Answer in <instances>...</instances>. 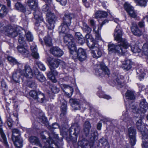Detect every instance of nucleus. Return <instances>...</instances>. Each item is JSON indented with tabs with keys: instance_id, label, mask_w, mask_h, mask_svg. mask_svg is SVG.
Here are the masks:
<instances>
[{
	"instance_id": "obj_62",
	"label": "nucleus",
	"mask_w": 148,
	"mask_h": 148,
	"mask_svg": "<svg viewBox=\"0 0 148 148\" xmlns=\"http://www.w3.org/2000/svg\"><path fill=\"white\" fill-rule=\"evenodd\" d=\"M146 18L145 17H144L143 19L142 20L140 21L138 23V25L141 28H143L145 26L144 22L143 20Z\"/></svg>"
},
{
	"instance_id": "obj_47",
	"label": "nucleus",
	"mask_w": 148,
	"mask_h": 148,
	"mask_svg": "<svg viewBox=\"0 0 148 148\" xmlns=\"http://www.w3.org/2000/svg\"><path fill=\"white\" fill-rule=\"evenodd\" d=\"M142 139L143 140L142 147L143 148H148V135L145 138H143V136Z\"/></svg>"
},
{
	"instance_id": "obj_35",
	"label": "nucleus",
	"mask_w": 148,
	"mask_h": 148,
	"mask_svg": "<svg viewBox=\"0 0 148 148\" xmlns=\"http://www.w3.org/2000/svg\"><path fill=\"white\" fill-rule=\"evenodd\" d=\"M0 134L1 137L3 139V142L5 148H10L8 143L7 141L6 138L5 134L3 133V131L1 128H0Z\"/></svg>"
},
{
	"instance_id": "obj_18",
	"label": "nucleus",
	"mask_w": 148,
	"mask_h": 148,
	"mask_svg": "<svg viewBox=\"0 0 148 148\" xmlns=\"http://www.w3.org/2000/svg\"><path fill=\"white\" fill-rule=\"evenodd\" d=\"M21 75V74L20 69L15 70L12 75L13 80L16 83H19Z\"/></svg>"
},
{
	"instance_id": "obj_13",
	"label": "nucleus",
	"mask_w": 148,
	"mask_h": 148,
	"mask_svg": "<svg viewBox=\"0 0 148 148\" xmlns=\"http://www.w3.org/2000/svg\"><path fill=\"white\" fill-rule=\"evenodd\" d=\"M121 119L123 121L127 122L128 125L132 124L133 123L132 119L129 116L128 111L127 110L123 112V114L121 117Z\"/></svg>"
},
{
	"instance_id": "obj_22",
	"label": "nucleus",
	"mask_w": 148,
	"mask_h": 148,
	"mask_svg": "<svg viewBox=\"0 0 148 148\" xmlns=\"http://www.w3.org/2000/svg\"><path fill=\"white\" fill-rule=\"evenodd\" d=\"M34 11L33 13L34 18L36 20L38 21L39 22H41L43 21V19L42 16V13L38 10V9Z\"/></svg>"
},
{
	"instance_id": "obj_51",
	"label": "nucleus",
	"mask_w": 148,
	"mask_h": 148,
	"mask_svg": "<svg viewBox=\"0 0 148 148\" xmlns=\"http://www.w3.org/2000/svg\"><path fill=\"white\" fill-rule=\"evenodd\" d=\"M141 6H145L148 0H134Z\"/></svg>"
},
{
	"instance_id": "obj_33",
	"label": "nucleus",
	"mask_w": 148,
	"mask_h": 148,
	"mask_svg": "<svg viewBox=\"0 0 148 148\" xmlns=\"http://www.w3.org/2000/svg\"><path fill=\"white\" fill-rule=\"evenodd\" d=\"M137 74L138 75L139 78L141 80V79L144 78L145 75L144 69L142 67L138 68L136 69Z\"/></svg>"
},
{
	"instance_id": "obj_54",
	"label": "nucleus",
	"mask_w": 148,
	"mask_h": 148,
	"mask_svg": "<svg viewBox=\"0 0 148 148\" xmlns=\"http://www.w3.org/2000/svg\"><path fill=\"white\" fill-rule=\"evenodd\" d=\"M39 119L38 121L40 122H41L43 123H45L47 120L46 118L42 114H41V116L39 118Z\"/></svg>"
},
{
	"instance_id": "obj_24",
	"label": "nucleus",
	"mask_w": 148,
	"mask_h": 148,
	"mask_svg": "<svg viewBox=\"0 0 148 148\" xmlns=\"http://www.w3.org/2000/svg\"><path fill=\"white\" fill-rule=\"evenodd\" d=\"M94 49V48H92ZM95 50H92L91 53L92 54V56L94 58H97L100 57L102 55V52L101 50L98 48L94 47Z\"/></svg>"
},
{
	"instance_id": "obj_63",
	"label": "nucleus",
	"mask_w": 148,
	"mask_h": 148,
	"mask_svg": "<svg viewBox=\"0 0 148 148\" xmlns=\"http://www.w3.org/2000/svg\"><path fill=\"white\" fill-rule=\"evenodd\" d=\"M70 90L71 91L70 93L66 92V95L69 97H71L73 92V89L72 88L70 87Z\"/></svg>"
},
{
	"instance_id": "obj_48",
	"label": "nucleus",
	"mask_w": 148,
	"mask_h": 148,
	"mask_svg": "<svg viewBox=\"0 0 148 148\" xmlns=\"http://www.w3.org/2000/svg\"><path fill=\"white\" fill-rule=\"evenodd\" d=\"M143 53L145 55H148V44L145 43L142 48Z\"/></svg>"
},
{
	"instance_id": "obj_44",
	"label": "nucleus",
	"mask_w": 148,
	"mask_h": 148,
	"mask_svg": "<svg viewBox=\"0 0 148 148\" xmlns=\"http://www.w3.org/2000/svg\"><path fill=\"white\" fill-rule=\"evenodd\" d=\"M97 95L100 98H103L107 99L111 98L110 96L105 94L101 90H99L97 92Z\"/></svg>"
},
{
	"instance_id": "obj_57",
	"label": "nucleus",
	"mask_w": 148,
	"mask_h": 148,
	"mask_svg": "<svg viewBox=\"0 0 148 148\" xmlns=\"http://www.w3.org/2000/svg\"><path fill=\"white\" fill-rule=\"evenodd\" d=\"M73 53H71V51L70 52V56L74 60L77 58V52L76 51H73Z\"/></svg>"
},
{
	"instance_id": "obj_55",
	"label": "nucleus",
	"mask_w": 148,
	"mask_h": 148,
	"mask_svg": "<svg viewBox=\"0 0 148 148\" xmlns=\"http://www.w3.org/2000/svg\"><path fill=\"white\" fill-rule=\"evenodd\" d=\"M75 36L79 40H81L82 41L84 40L83 37L79 32L76 33Z\"/></svg>"
},
{
	"instance_id": "obj_20",
	"label": "nucleus",
	"mask_w": 148,
	"mask_h": 148,
	"mask_svg": "<svg viewBox=\"0 0 148 148\" xmlns=\"http://www.w3.org/2000/svg\"><path fill=\"white\" fill-rule=\"evenodd\" d=\"M14 137V135H13L12 139L15 146L18 148L22 147L23 146V140L20 137V136H19L18 137Z\"/></svg>"
},
{
	"instance_id": "obj_38",
	"label": "nucleus",
	"mask_w": 148,
	"mask_h": 148,
	"mask_svg": "<svg viewBox=\"0 0 148 148\" xmlns=\"http://www.w3.org/2000/svg\"><path fill=\"white\" fill-rule=\"evenodd\" d=\"M7 59L10 63L12 64L13 65L16 64L18 66H22V64L19 63L14 58L11 56H8L7 57Z\"/></svg>"
},
{
	"instance_id": "obj_31",
	"label": "nucleus",
	"mask_w": 148,
	"mask_h": 148,
	"mask_svg": "<svg viewBox=\"0 0 148 148\" xmlns=\"http://www.w3.org/2000/svg\"><path fill=\"white\" fill-rule=\"evenodd\" d=\"M125 97L127 99L133 100L135 98V95L133 91L127 90L125 93Z\"/></svg>"
},
{
	"instance_id": "obj_6",
	"label": "nucleus",
	"mask_w": 148,
	"mask_h": 148,
	"mask_svg": "<svg viewBox=\"0 0 148 148\" xmlns=\"http://www.w3.org/2000/svg\"><path fill=\"white\" fill-rule=\"evenodd\" d=\"M4 29L6 34L10 37L14 38L18 35L16 29L10 25H8L4 27Z\"/></svg>"
},
{
	"instance_id": "obj_30",
	"label": "nucleus",
	"mask_w": 148,
	"mask_h": 148,
	"mask_svg": "<svg viewBox=\"0 0 148 148\" xmlns=\"http://www.w3.org/2000/svg\"><path fill=\"white\" fill-rule=\"evenodd\" d=\"M29 141L32 144L38 145L40 147H42L39 140L37 137L35 136H31L29 139Z\"/></svg>"
},
{
	"instance_id": "obj_45",
	"label": "nucleus",
	"mask_w": 148,
	"mask_h": 148,
	"mask_svg": "<svg viewBox=\"0 0 148 148\" xmlns=\"http://www.w3.org/2000/svg\"><path fill=\"white\" fill-rule=\"evenodd\" d=\"M35 64L37 65L39 69L41 71H45L46 68L44 64L41 62L38 61H36L35 62Z\"/></svg>"
},
{
	"instance_id": "obj_23",
	"label": "nucleus",
	"mask_w": 148,
	"mask_h": 148,
	"mask_svg": "<svg viewBox=\"0 0 148 148\" xmlns=\"http://www.w3.org/2000/svg\"><path fill=\"white\" fill-rule=\"evenodd\" d=\"M73 15L72 14L68 13L65 14L63 17V23L66 24L68 26H70L71 23V20Z\"/></svg>"
},
{
	"instance_id": "obj_25",
	"label": "nucleus",
	"mask_w": 148,
	"mask_h": 148,
	"mask_svg": "<svg viewBox=\"0 0 148 148\" xmlns=\"http://www.w3.org/2000/svg\"><path fill=\"white\" fill-rule=\"evenodd\" d=\"M124 77L123 75L115 76L114 77V81L116 84L117 83L118 85H121L122 86L124 84Z\"/></svg>"
},
{
	"instance_id": "obj_41",
	"label": "nucleus",
	"mask_w": 148,
	"mask_h": 148,
	"mask_svg": "<svg viewBox=\"0 0 148 148\" xmlns=\"http://www.w3.org/2000/svg\"><path fill=\"white\" fill-rule=\"evenodd\" d=\"M67 103L66 101H64L62 103L61 107V110L62 112L60 114L61 116L65 115L66 114L67 109Z\"/></svg>"
},
{
	"instance_id": "obj_61",
	"label": "nucleus",
	"mask_w": 148,
	"mask_h": 148,
	"mask_svg": "<svg viewBox=\"0 0 148 148\" xmlns=\"http://www.w3.org/2000/svg\"><path fill=\"white\" fill-rule=\"evenodd\" d=\"M1 86L3 90H5L7 88V86L6 82L3 80L1 81Z\"/></svg>"
},
{
	"instance_id": "obj_19",
	"label": "nucleus",
	"mask_w": 148,
	"mask_h": 148,
	"mask_svg": "<svg viewBox=\"0 0 148 148\" xmlns=\"http://www.w3.org/2000/svg\"><path fill=\"white\" fill-rule=\"evenodd\" d=\"M15 6L16 9L20 11L21 12L25 13V14H29L31 12L30 10H26L24 6L19 2H17L16 3Z\"/></svg>"
},
{
	"instance_id": "obj_29",
	"label": "nucleus",
	"mask_w": 148,
	"mask_h": 148,
	"mask_svg": "<svg viewBox=\"0 0 148 148\" xmlns=\"http://www.w3.org/2000/svg\"><path fill=\"white\" fill-rule=\"evenodd\" d=\"M34 74L36 76L37 79L40 82H42L45 81L46 78L44 75L40 73L37 69L34 71Z\"/></svg>"
},
{
	"instance_id": "obj_9",
	"label": "nucleus",
	"mask_w": 148,
	"mask_h": 148,
	"mask_svg": "<svg viewBox=\"0 0 148 148\" xmlns=\"http://www.w3.org/2000/svg\"><path fill=\"white\" fill-rule=\"evenodd\" d=\"M128 131L130 143L132 146H134L135 144L136 141V130L134 127H131L128 129Z\"/></svg>"
},
{
	"instance_id": "obj_42",
	"label": "nucleus",
	"mask_w": 148,
	"mask_h": 148,
	"mask_svg": "<svg viewBox=\"0 0 148 148\" xmlns=\"http://www.w3.org/2000/svg\"><path fill=\"white\" fill-rule=\"evenodd\" d=\"M63 39L64 43H66L68 42H70L73 39V36L70 34H64L63 35Z\"/></svg>"
},
{
	"instance_id": "obj_21",
	"label": "nucleus",
	"mask_w": 148,
	"mask_h": 148,
	"mask_svg": "<svg viewBox=\"0 0 148 148\" xmlns=\"http://www.w3.org/2000/svg\"><path fill=\"white\" fill-rule=\"evenodd\" d=\"M51 31L49 30L48 32V35L44 38L45 45L48 46H51L52 45V40L51 37L52 36V32L50 33Z\"/></svg>"
},
{
	"instance_id": "obj_64",
	"label": "nucleus",
	"mask_w": 148,
	"mask_h": 148,
	"mask_svg": "<svg viewBox=\"0 0 148 148\" xmlns=\"http://www.w3.org/2000/svg\"><path fill=\"white\" fill-rule=\"evenodd\" d=\"M32 55L34 58L38 59L39 58V55L37 52L32 53Z\"/></svg>"
},
{
	"instance_id": "obj_39",
	"label": "nucleus",
	"mask_w": 148,
	"mask_h": 148,
	"mask_svg": "<svg viewBox=\"0 0 148 148\" xmlns=\"http://www.w3.org/2000/svg\"><path fill=\"white\" fill-rule=\"evenodd\" d=\"M101 27H100L98 26L97 29L96 30V28L95 27H93V32L95 34L96 37V39L97 40H101V38L99 30H101Z\"/></svg>"
},
{
	"instance_id": "obj_1",
	"label": "nucleus",
	"mask_w": 148,
	"mask_h": 148,
	"mask_svg": "<svg viewBox=\"0 0 148 148\" xmlns=\"http://www.w3.org/2000/svg\"><path fill=\"white\" fill-rule=\"evenodd\" d=\"M119 28L118 26L116 27L114 35V40L118 41V43L116 45L109 43L108 45V50L109 52L122 55L126 52V49L130 45L125 39L122 38V31Z\"/></svg>"
},
{
	"instance_id": "obj_60",
	"label": "nucleus",
	"mask_w": 148,
	"mask_h": 148,
	"mask_svg": "<svg viewBox=\"0 0 148 148\" xmlns=\"http://www.w3.org/2000/svg\"><path fill=\"white\" fill-rule=\"evenodd\" d=\"M31 50L32 53L37 52V46L35 44H33L31 46Z\"/></svg>"
},
{
	"instance_id": "obj_12",
	"label": "nucleus",
	"mask_w": 148,
	"mask_h": 148,
	"mask_svg": "<svg viewBox=\"0 0 148 148\" xmlns=\"http://www.w3.org/2000/svg\"><path fill=\"white\" fill-rule=\"evenodd\" d=\"M85 38L86 39L88 47L90 48H94L95 45V41L90 33H87Z\"/></svg>"
},
{
	"instance_id": "obj_50",
	"label": "nucleus",
	"mask_w": 148,
	"mask_h": 148,
	"mask_svg": "<svg viewBox=\"0 0 148 148\" xmlns=\"http://www.w3.org/2000/svg\"><path fill=\"white\" fill-rule=\"evenodd\" d=\"M132 51L134 53H139L140 52V49L137 45H135L131 47Z\"/></svg>"
},
{
	"instance_id": "obj_36",
	"label": "nucleus",
	"mask_w": 148,
	"mask_h": 148,
	"mask_svg": "<svg viewBox=\"0 0 148 148\" xmlns=\"http://www.w3.org/2000/svg\"><path fill=\"white\" fill-rule=\"evenodd\" d=\"M84 132L85 133L86 136L88 134L89 130L91 128V125L90 122L88 121H85L84 125Z\"/></svg>"
},
{
	"instance_id": "obj_3",
	"label": "nucleus",
	"mask_w": 148,
	"mask_h": 148,
	"mask_svg": "<svg viewBox=\"0 0 148 148\" xmlns=\"http://www.w3.org/2000/svg\"><path fill=\"white\" fill-rule=\"evenodd\" d=\"M110 72L108 67L103 63H101L98 66V68L95 71L96 75L98 76H104L105 75H108Z\"/></svg>"
},
{
	"instance_id": "obj_26",
	"label": "nucleus",
	"mask_w": 148,
	"mask_h": 148,
	"mask_svg": "<svg viewBox=\"0 0 148 148\" xmlns=\"http://www.w3.org/2000/svg\"><path fill=\"white\" fill-rule=\"evenodd\" d=\"M69 26H68L66 24L62 23L59 27V29L61 30L59 32L60 35H61L62 34H67L69 30Z\"/></svg>"
},
{
	"instance_id": "obj_53",
	"label": "nucleus",
	"mask_w": 148,
	"mask_h": 148,
	"mask_svg": "<svg viewBox=\"0 0 148 148\" xmlns=\"http://www.w3.org/2000/svg\"><path fill=\"white\" fill-rule=\"evenodd\" d=\"M42 10L43 12H46V14L49 12H51L49 10V7L47 4H46L42 6Z\"/></svg>"
},
{
	"instance_id": "obj_58",
	"label": "nucleus",
	"mask_w": 148,
	"mask_h": 148,
	"mask_svg": "<svg viewBox=\"0 0 148 148\" xmlns=\"http://www.w3.org/2000/svg\"><path fill=\"white\" fill-rule=\"evenodd\" d=\"M99 143L103 145H107L108 143L107 140L104 138L101 139L99 140Z\"/></svg>"
},
{
	"instance_id": "obj_52",
	"label": "nucleus",
	"mask_w": 148,
	"mask_h": 148,
	"mask_svg": "<svg viewBox=\"0 0 148 148\" xmlns=\"http://www.w3.org/2000/svg\"><path fill=\"white\" fill-rule=\"evenodd\" d=\"M18 42L21 44L20 45H23L24 46H26V44L25 41L24 40V38L21 36H19L18 39Z\"/></svg>"
},
{
	"instance_id": "obj_37",
	"label": "nucleus",
	"mask_w": 148,
	"mask_h": 148,
	"mask_svg": "<svg viewBox=\"0 0 148 148\" xmlns=\"http://www.w3.org/2000/svg\"><path fill=\"white\" fill-rule=\"evenodd\" d=\"M107 16V13L104 11H98L95 13V17L97 18L105 17Z\"/></svg>"
},
{
	"instance_id": "obj_17",
	"label": "nucleus",
	"mask_w": 148,
	"mask_h": 148,
	"mask_svg": "<svg viewBox=\"0 0 148 148\" xmlns=\"http://www.w3.org/2000/svg\"><path fill=\"white\" fill-rule=\"evenodd\" d=\"M51 53L54 56L58 57L62 56L63 54V52L59 48L54 47L50 49Z\"/></svg>"
},
{
	"instance_id": "obj_11",
	"label": "nucleus",
	"mask_w": 148,
	"mask_h": 148,
	"mask_svg": "<svg viewBox=\"0 0 148 148\" xmlns=\"http://www.w3.org/2000/svg\"><path fill=\"white\" fill-rule=\"evenodd\" d=\"M136 125L137 129L141 132L143 136V138H145V137L147 136V134L143 131V128H145V126L144 124L142 123V120L141 119L138 120L136 122Z\"/></svg>"
},
{
	"instance_id": "obj_56",
	"label": "nucleus",
	"mask_w": 148,
	"mask_h": 148,
	"mask_svg": "<svg viewBox=\"0 0 148 148\" xmlns=\"http://www.w3.org/2000/svg\"><path fill=\"white\" fill-rule=\"evenodd\" d=\"M51 91L54 93H58L59 91V89L56 86H51Z\"/></svg>"
},
{
	"instance_id": "obj_2",
	"label": "nucleus",
	"mask_w": 148,
	"mask_h": 148,
	"mask_svg": "<svg viewBox=\"0 0 148 148\" xmlns=\"http://www.w3.org/2000/svg\"><path fill=\"white\" fill-rule=\"evenodd\" d=\"M47 60L49 64V68L51 71L47 73L48 78L54 83L57 82L56 77L58 74V72L55 70L59 66V65L62 66L65 68L64 63L57 58H53L49 57L47 58Z\"/></svg>"
},
{
	"instance_id": "obj_5",
	"label": "nucleus",
	"mask_w": 148,
	"mask_h": 148,
	"mask_svg": "<svg viewBox=\"0 0 148 148\" xmlns=\"http://www.w3.org/2000/svg\"><path fill=\"white\" fill-rule=\"evenodd\" d=\"M46 18L49 23L47 25L48 29L51 31L50 33L53 32V29L54 27V24L56 19L54 14L52 12H49L46 14Z\"/></svg>"
},
{
	"instance_id": "obj_34",
	"label": "nucleus",
	"mask_w": 148,
	"mask_h": 148,
	"mask_svg": "<svg viewBox=\"0 0 148 148\" xmlns=\"http://www.w3.org/2000/svg\"><path fill=\"white\" fill-rule=\"evenodd\" d=\"M132 64V62L130 60H126L123 64V67L124 69L128 70L131 68Z\"/></svg>"
},
{
	"instance_id": "obj_16",
	"label": "nucleus",
	"mask_w": 148,
	"mask_h": 148,
	"mask_svg": "<svg viewBox=\"0 0 148 148\" xmlns=\"http://www.w3.org/2000/svg\"><path fill=\"white\" fill-rule=\"evenodd\" d=\"M77 59L80 61L85 60L86 58V55L84 50L82 48H79L77 51Z\"/></svg>"
},
{
	"instance_id": "obj_28",
	"label": "nucleus",
	"mask_w": 148,
	"mask_h": 148,
	"mask_svg": "<svg viewBox=\"0 0 148 148\" xmlns=\"http://www.w3.org/2000/svg\"><path fill=\"white\" fill-rule=\"evenodd\" d=\"M27 46V45L26 46H24L23 45H19L17 47V49L20 53L24 56H26L29 53L28 50L26 48H25Z\"/></svg>"
},
{
	"instance_id": "obj_32",
	"label": "nucleus",
	"mask_w": 148,
	"mask_h": 148,
	"mask_svg": "<svg viewBox=\"0 0 148 148\" xmlns=\"http://www.w3.org/2000/svg\"><path fill=\"white\" fill-rule=\"evenodd\" d=\"M68 46L70 52L71 51V53H73V51H76V49L75 44L73 39L69 42Z\"/></svg>"
},
{
	"instance_id": "obj_59",
	"label": "nucleus",
	"mask_w": 148,
	"mask_h": 148,
	"mask_svg": "<svg viewBox=\"0 0 148 148\" xmlns=\"http://www.w3.org/2000/svg\"><path fill=\"white\" fill-rule=\"evenodd\" d=\"M12 138L13 136V135L14 136V137H18L19 136H20L19 135H18L17 136H16L14 135L15 134H19V131L17 129H14L12 131Z\"/></svg>"
},
{
	"instance_id": "obj_43",
	"label": "nucleus",
	"mask_w": 148,
	"mask_h": 148,
	"mask_svg": "<svg viewBox=\"0 0 148 148\" xmlns=\"http://www.w3.org/2000/svg\"><path fill=\"white\" fill-rule=\"evenodd\" d=\"M82 29L83 32L86 33H90L92 30L91 28L85 23H83Z\"/></svg>"
},
{
	"instance_id": "obj_4",
	"label": "nucleus",
	"mask_w": 148,
	"mask_h": 148,
	"mask_svg": "<svg viewBox=\"0 0 148 148\" xmlns=\"http://www.w3.org/2000/svg\"><path fill=\"white\" fill-rule=\"evenodd\" d=\"M30 95L38 102L43 103L46 100L44 94L40 91L32 90L29 92Z\"/></svg>"
},
{
	"instance_id": "obj_10",
	"label": "nucleus",
	"mask_w": 148,
	"mask_h": 148,
	"mask_svg": "<svg viewBox=\"0 0 148 148\" xmlns=\"http://www.w3.org/2000/svg\"><path fill=\"white\" fill-rule=\"evenodd\" d=\"M80 130V128L79 126L77 124L75 123L72 125L69 129V131L70 135L73 134L77 137L79 134Z\"/></svg>"
},
{
	"instance_id": "obj_15",
	"label": "nucleus",
	"mask_w": 148,
	"mask_h": 148,
	"mask_svg": "<svg viewBox=\"0 0 148 148\" xmlns=\"http://www.w3.org/2000/svg\"><path fill=\"white\" fill-rule=\"evenodd\" d=\"M27 5L30 8L29 10H36L38 9L37 0H27Z\"/></svg>"
},
{
	"instance_id": "obj_14",
	"label": "nucleus",
	"mask_w": 148,
	"mask_h": 148,
	"mask_svg": "<svg viewBox=\"0 0 148 148\" xmlns=\"http://www.w3.org/2000/svg\"><path fill=\"white\" fill-rule=\"evenodd\" d=\"M131 30L133 34L135 36H140L142 34L141 31L138 28L137 24L135 22H132Z\"/></svg>"
},
{
	"instance_id": "obj_49",
	"label": "nucleus",
	"mask_w": 148,
	"mask_h": 148,
	"mask_svg": "<svg viewBox=\"0 0 148 148\" xmlns=\"http://www.w3.org/2000/svg\"><path fill=\"white\" fill-rule=\"evenodd\" d=\"M26 37L27 40L29 42H32L33 40V37L29 32H28L26 34Z\"/></svg>"
},
{
	"instance_id": "obj_46",
	"label": "nucleus",
	"mask_w": 148,
	"mask_h": 148,
	"mask_svg": "<svg viewBox=\"0 0 148 148\" xmlns=\"http://www.w3.org/2000/svg\"><path fill=\"white\" fill-rule=\"evenodd\" d=\"M69 102L71 104L72 106L75 105H78L79 107L78 108H77L76 109L77 110L80 108L79 105L80 102L78 100L71 99H70Z\"/></svg>"
},
{
	"instance_id": "obj_7",
	"label": "nucleus",
	"mask_w": 148,
	"mask_h": 148,
	"mask_svg": "<svg viewBox=\"0 0 148 148\" xmlns=\"http://www.w3.org/2000/svg\"><path fill=\"white\" fill-rule=\"evenodd\" d=\"M21 75L27 78H32L34 75L31 68L28 65H25L23 70H21Z\"/></svg>"
},
{
	"instance_id": "obj_40",
	"label": "nucleus",
	"mask_w": 148,
	"mask_h": 148,
	"mask_svg": "<svg viewBox=\"0 0 148 148\" xmlns=\"http://www.w3.org/2000/svg\"><path fill=\"white\" fill-rule=\"evenodd\" d=\"M8 12L6 7L5 5H2L0 10V17H3L6 15Z\"/></svg>"
},
{
	"instance_id": "obj_27",
	"label": "nucleus",
	"mask_w": 148,
	"mask_h": 148,
	"mask_svg": "<svg viewBox=\"0 0 148 148\" xmlns=\"http://www.w3.org/2000/svg\"><path fill=\"white\" fill-rule=\"evenodd\" d=\"M140 110L143 113H145L148 109L147 103L144 99L141 100L140 104Z\"/></svg>"
},
{
	"instance_id": "obj_8",
	"label": "nucleus",
	"mask_w": 148,
	"mask_h": 148,
	"mask_svg": "<svg viewBox=\"0 0 148 148\" xmlns=\"http://www.w3.org/2000/svg\"><path fill=\"white\" fill-rule=\"evenodd\" d=\"M124 8L130 16L132 18L136 17L137 14L134 10V8L127 2H126L124 5Z\"/></svg>"
}]
</instances>
